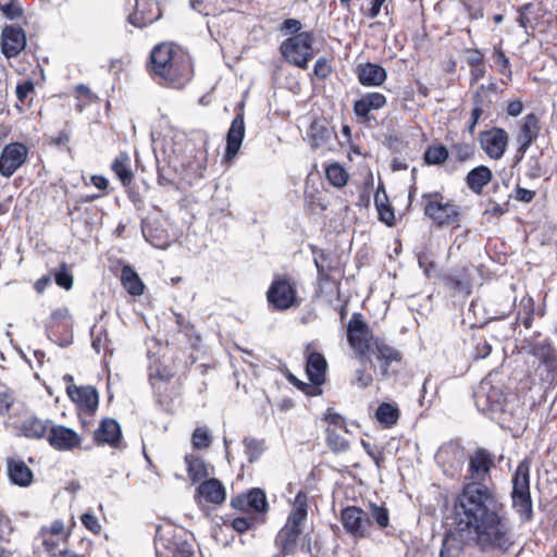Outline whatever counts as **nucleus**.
Instances as JSON below:
<instances>
[{"mask_svg":"<svg viewBox=\"0 0 557 557\" xmlns=\"http://www.w3.org/2000/svg\"><path fill=\"white\" fill-rule=\"evenodd\" d=\"M458 531L481 550H508L515 543L504 505L492 491L476 483L463 486L455 503Z\"/></svg>","mask_w":557,"mask_h":557,"instance_id":"1","label":"nucleus"},{"mask_svg":"<svg viewBox=\"0 0 557 557\" xmlns=\"http://www.w3.org/2000/svg\"><path fill=\"white\" fill-rule=\"evenodd\" d=\"M150 71L160 83L183 87L193 77L190 57L171 44L157 45L150 53Z\"/></svg>","mask_w":557,"mask_h":557,"instance_id":"2","label":"nucleus"},{"mask_svg":"<svg viewBox=\"0 0 557 557\" xmlns=\"http://www.w3.org/2000/svg\"><path fill=\"white\" fill-rule=\"evenodd\" d=\"M530 460L523 459L519 462L512 478V508L522 522H528L533 518L532 499L530 494Z\"/></svg>","mask_w":557,"mask_h":557,"instance_id":"3","label":"nucleus"},{"mask_svg":"<svg viewBox=\"0 0 557 557\" xmlns=\"http://www.w3.org/2000/svg\"><path fill=\"white\" fill-rule=\"evenodd\" d=\"M424 214L437 226L459 224L461 210L453 200L440 193L424 194L422 196Z\"/></svg>","mask_w":557,"mask_h":557,"instance_id":"4","label":"nucleus"},{"mask_svg":"<svg viewBox=\"0 0 557 557\" xmlns=\"http://www.w3.org/2000/svg\"><path fill=\"white\" fill-rule=\"evenodd\" d=\"M528 355L533 357V364H536L535 372L540 379L554 384L557 381V352L546 341L528 343L523 346Z\"/></svg>","mask_w":557,"mask_h":557,"instance_id":"5","label":"nucleus"},{"mask_svg":"<svg viewBox=\"0 0 557 557\" xmlns=\"http://www.w3.org/2000/svg\"><path fill=\"white\" fill-rule=\"evenodd\" d=\"M171 532L164 529L157 531V556L158 557H195L193 544L186 539L184 530H175L172 536Z\"/></svg>","mask_w":557,"mask_h":557,"instance_id":"6","label":"nucleus"},{"mask_svg":"<svg viewBox=\"0 0 557 557\" xmlns=\"http://www.w3.org/2000/svg\"><path fill=\"white\" fill-rule=\"evenodd\" d=\"M312 41L313 37L308 32L296 34L282 42L281 52L288 62L306 69L313 53Z\"/></svg>","mask_w":557,"mask_h":557,"instance_id":"7","label":"nucleus"},{"mask_svg":"<svg viewBox=\"0 0 557 557\" xmlns=\"http://www.w3.org/2000/svg\"><path fill=\"white\" fill-rule=\"evenodd\" d=\"M347 339L356 354L363 358L370 352L373 341L376 338L373 337L370 327L362 320L361 314L354 313L347 325Z\"/></svg>","mask_w":557,"mask_h":557,"instance_id":"8","label":"nucleus"},{"mask_svg":"<svg viewBox=\"0 0 557 557\" xmlns=\"http://www.w3.org/2000/svg\"><path fill=\"white\" fill-rule=\"evenodd\" d=\"M341 521L345 531L354 539H366L370 535L372 521L368 512L356 506L342 510Z\"/></svg>","mask_w":557,"mask_h":557,"instance_id":"9","label":"nucleus"},{"mask_svg":"<svg viewBox=\"0 0 557 557\" xmlns=\"http://www.w3.org/2000/svg\"><path fill=\"white\" fill-rule=\"evenodd\" d=\"M267 297L275 309L286 310L297 302V290L286 276H280L270 285Z\"/></svg>","mask_w":557,"mask_h":557,"instance_id":"10","label":"nucleus"},{"mask_svg":"<svg viewBox=\"0 0 557 557\" xmlns=\"http://www.w3.org/2000/svg\"><path fill=\"white\" fill-rule=\"evenodd\" d=\"M29 149L22 143L5 145L0 153V175L10 178L27 161Z\"/></svg>","mask_w":557,"mask_h":557,"instance_id":"11","label":"nucleus"},{"mask_svg":"<svg viewBox=\"0 0 557 557\" xmlns=\"http://www.w3.org/2000/svg\"><path fill=\"white\" fill-rule=\"evenodd\" d=\"M312 347H313L312 343H308L306 345V354H307L306 371H307L310 382H312L314 385V386H307L309 389V391H307V394L318 395L321 393L320 385H322L325 381L327 362L322 354L312 351L311 350Z\"/></svg>","mask_w":557,"mask_h":557,"instance_id":"12","label":"nucleus"},{"mask_svg":"<svg viewBox=\"0 0 557 557\" xmlns=\"http://www.w3.org/2000/svg\"><path fill=\"white\" fill-rule=\"evenodd\" d=\"M479 141L488 158L499 160L506 152L509 136L504 128L493 127L488 131L481 132Z\"/></svg>","mask_w":557,"mask_h":557,"instance_id":"13","label":"nucleus"},{"mask_svg":"<svg viewBox=\"0 0 557 557\" xmlns=\"http://www.w3.org/2000/svg\"><path fill=\"white\" fill-rule=\"evenodd\" d=\"M47 441L51 447L60 451L73 450L82 443L81 436L64 425H52L47 434Z\"/></svg>","mask_w":557,"mask_h":557,"instance_id":"14","label":"nucleus"},{"mask_svg":"<svg viewBox=\"0 0 557 557\" xmlns=\"http://www.w3.org/2000/svg\"><path fill=\"white\" fill-rule=\"evenodd\" d=\"M26 46V34L22 27L9 25L2 29L1 51L5 58L16 57Z\"/></svg>","mask_w":557,"mask_h":557,"instance_id":"15","label":"nucleus"},{"mask_svg":"<svg viewBox=\"0 0 557 557\" xmlns=\"http://www.w3.org/2000/svg\"><path fill=\"white\" fill-rule=\"evenodd\" d=\"M135 10L128 15V21L136 27H146L161 17V11L153 0H135Z\"/></svg>","mask_w":557,"mask_h":557,"instance_id":"16","label":"nucleus"},{"mask_svg":"<svg viewBox=\"0 0 557 557\" xmlns=\"http://www.w3.org/2000/svg\"><path fill=\"white\" fill-rule=\"evenodd\" d=\"M66 393L71 400H73L82 411L86 413H94L98 408L99 396L92 386H76L69 385Z\"/></svg>","mask_w":557,"mask_h":557,"instance_id":"17","label":"nucleus"},{"mask_svg":"<svg viewBox=\"0 0 557 557\" xmlns=\"http://www.w3.org/2000/svg\"><path fill=\"white\" fill-rule=\"evenodd\" d=\"M245 136L244 113L239 112L231 123L226 134V149L224 159L232 161L238 153Z\"/></svg>","mask_w":557,"mask_h":557,"instance_id":"18","label":"nucleus"},{"mask_svg":"<svg viewBox=\"0 0 557 557\" xmlns=\"http://www.w3.org/2000/svg\"><path fill=\"white\" fill-rule=\"evenodd\" d=\"M233 507L244 511L263 512L267 510L268 502L263 491L252 488L246 494L238 495L232 499Z\"/></svg>","mask_w":557,"mask_h":557,"instance_id":"19","label":"nucleus"},{"mask_svg":"<svg viewBox=\"0 0 557 557\" xmlns=\"http://www.w3.org/2000/svg\"><path fill=\"white\" fill-rule=\"evenodd\" d=\"M540 129L539 119L531 113L523 117L517 135L518 152L524 154L533 140L537 137Z\"/></svg>","mask_w":557,"mask_h":557,"instance_id":"20","label":"nucleus"},{"mask_svg":"<svg viewBox=\"0 0 557 557\" xmlns=\"http://www.w3.org/2000/svg\"><path fill=\"white\" fill-rule=\"evenodd\" d=\"M387 103L386 97L381 92H368L354 103V112L358 117L369 119L372 111L384 108Z\"/></svg>","mask_w":557,"mask_h":557,"instance_id":"21","label":"nucleus"},{"mask_svg":"<svg viewBox=\"0 0 557 557\" xmlns=\"http://www.w3.org/2000/svg\"><path fill=\"white\" fill-rule=\"evenodd\" d=\"M95 441L98 444H108L112 447H120L122 442V433L120 424L114 420L107 418L101 421L95 431Z\"/></svg>","mask_w":557,"mask_h":557,"instance_id":"22","label":"nucleus"},{"mask_svg":"<svg viewBox=\"0 0 557 557\" xmlns=\"http://www.w3.org/2000/svg\"><path fill=\"white\" fill-rule=\"evenodd\" d=\"M358 81L362 86H381L387 78L385 69L375 63H363L357 67Z\"/></svg>","mask_w":557,"mask_h":557,"instance_id":"23","label":"nucleus"},{"mask_svg":"<svg viewBox=\"0 0 557 557\" xmlns=\"http://www.w3.org/2000/svg\"><path fill=\"white\" fill-rule=\"evenodd\" d=\"M376 357L377 361L381 363L382 374L386 375L388 367L392 362L400 361V354L392 346L387 345L384 341L376 338L373 341V346L370 349V352Z\"/></svg>","mask_w":557,"mask_h":557,"instance_id":"24","label":"nucleus"},{"mask_svg":"<svg viewBox=\"0 0 557 557\" xmlns=\"http://www.w3.org/2000/svg\"><path fill=\"white\" fill-rule=\"evenodd\" d=\"M492 465L493 459L487 451L483 449L475 451V454L470 458L469 462V470L471 473V479L473 480L472 483L479 484V481L484 480Z\"/></svg>","mask_w":557,"mask_h":557,"instance_id":"25","label":"nucleus"},{"mask_svg":"<svg viewBox=\"0 0 557 557\" xmlns=\"http://www.w3.org/2000/svg\"><path fill=\"white\" fill-rule=\"evenodd\" d=\"M307 499V494L305 492L300 491L297 493L293 503L292 511L289 512L285 524L294 527L297 530H301V525L306 521L308 515Z\"/></svg>","mask_w":557,"mask_h":557,"instance_id":"26","label":"nucleus"},{"mask_svg":"<svg viewBox=\"0 0 557 557\" xmlns=\"http://www.w3.org/2000/svg\"><path fill=\"white\" fill-rule=\"evenodd\" d=\"M8 475L16 485L27 486L33 481V472L23 460L8 459Z\"/></svg>","mask_w":557,"mask_h":557,"instance_id":"27","label":"nucleus"},{"mask_svg":"<svg viewBox=\"0 0 557 557\" xmlns=\"http://www.w3.org/2000/svg\"><path fill=\"white\" fill-rule=\"evenodd\" d=\"M197 492L202 498L212 504H222L226 497L224 486L216 479L202 482Z\"/></svg>","mask_w":557,"mask_h":557,"instance_id":"28","label":"nucleus"},{"mask_svg":"<svg viewBox=\"0 0 557 557\" xmlns=\"http://www.w3.org/2000/svg\"><path fill=\"white\" fill-rule=\"evenodd\" d=\"M18 430L20 433L27 438L38 440L45 436L47 437L49 432L48 421H44L36 417H30L21 423Z\"/></svg>","mask_w":557,"mask_h":557,"instance_id":"29","label":"nucleus"},{"mask_svg":"<svg viewBox=\"0 0 557 557\" xmlns=\"http://www.w3.org/2000/svg\"><path fill=\"white\" fill-rule=\"evenodd\" d=\"M492 180V171L484 165L471 170L467 175V185L475 194H481L484 186Z\"/></svg>","mask_w":557,"mask_h":557,"instance_id":"30","label":"nucleus"},{"mask_svg":"<svg viewBox=\"0 0 557 557\" xmlns=\"http://www.w3.org/2000/svg\"><path fill=\"white\" fill-rule=\"evenodd\" d=\"M483 406L492 412L504 410V398L498 389L491 388L485 393V384H482L481 391L478 393V406Z\"/></svg>","mask_w":557,"mask_h":557,"instance_id":"31","label":"nucleus"},{"mask_svg":"<svg viewBox=\"0 0 557 557\" xmlns=\"http://www.w3.org/2000/svg\"><path fill=\"white\" fill-rule=\"evenodd\" d=\"M111 169L124 186L132 183L133 172L131 170V159L126 152H121L116 156L112 162Z\"/></svg>","mask_w":557,"mask_h":557,"instance_id":"32","label":"nucleus"},{"mask_svg":"<svg viewBox=\"0 0 557 557\" xmlns=\"http://www.w3.org/2000/svg\"><path fill=\"white\" fill-rule=\"evenodd\" d=\"M301 530H297L294 527L285 524L277 533L275 544L285 554H288L295 548Z\"/></svg>","mask_w":557,"mask_h":557,"instance_id":"33","label":"nucleus"},{"mask_svg":"<svg viewBox=\"0 0 557 557\" xmlns=\"http://www.w3.org/2000/svg\"><path fill=\"white\" fill-rule=\"evenodd\" d=\"M123 287L133 296H140L144 293V283L138 274L131 267H123L121 271Z\"/></svg>","mask_w":557,"mask_h":557,"instance_id":"34","label":"nucleus"},{"mask_svg":"<svg viewBox=\"0 0 557 557\" xmlns=\"http://www.w3.org/2000/svg\"><path fill=\"white\" fill-rule=\"evenodd\" d=\"M185 463L188 476L193 482H197L209 475L208 466L199 456L187 454L185 456Z\"/></svg>","mask_w":557,"mask_h":557,"instance_id":"35","label":"nucleus"},{"mask_svg":"<svg viewBox=\"0 0 557 557\" xmlns=\"http://www.w3.org/2000/svg\"><path fill=\"white\" fill-rule=\"evenodd\" d=\"M334 136V131L321 123L314 122L310 127L309 137L313 148L326 145Z\"/></svg>","mask_w":557,"mask_h":557,"instance_id":"36","label":"nucleus"},{"mask_svg":"<svg viewBox=\"0 0 557 557\" xmlns=\"http://www.w3.org/2000/svg\"><path fill=\"white\" fill-rule=\"evenodd\" d=\"M375 418L381 424H384L385 426H392L397 422L399 418V410L392 404L383 403L377 407L375 411Z\"/></svg>","mask_w":557,"mask_h":557,"instance_id":"37","label":"nucleus"},{"mask_svg":"<svg viewBox=\"0 0 557 557\" xmlns=\"http://www.w3.org/2000/svg\"><path fill=\"white\" fill-rule=\"evenodd\" d=\"M463 547L457 534L447 535L440 550L438 557H458Z\"/></svg>","mask_w":557,"mask_h":557,"instance_id":"38","label":"nucleus"},{"mask_svg":"<svg viewBox=\"0 0 557 557\" xmlns=\"http://www.w3.org/2000/svg\"><path fill=\"white\" fill-rule=\"evenodd\" d=\"M326 177L329 182L335 187H343L348 181L346 170L338 163H332L326 168Z\"/></svg>","mask_w":557,"mask_h":557,"instance_id":"39","label":"nucleus"},{"mask_svg":"<svg viewBox=\"0 0 557 557\" xmlns=\"http://www.w3.org/2000/svg\"><path fill=\"white\" fill-rule=\"evenodd\" d=\"M534 314V301L531 297H523L520 301V311L518 313V320L524 325L525 329H530L533 322Z\"/></svg>","mask_w":557,"mask_h":557,"instance_id":"40","label":"nucleus"},{"mask_svg":"<svg viewBox=\"0 0 557 557\" xmlns=\"http://www.w3.org/2000/svg\"><path fill=\"white\" fill-rule=\"evenodd\" d=\"M453 456L454 461L451 462V467L459 466L462 462L463 454L458 448L454 446H444L441 447L436 454V460L441 463H445L448 461V457Z\"/></svg>","mask_w":557,"mask_h":557,"instance_id":"41","label":"nucleus"},{"mask_svg":"<svg viewBox=\"0 0 557 557\" xmlns=\"http://www.w3.org/2000/svg\"><path fill=\"white\" fill-rule=\"evenodd\" d=\"M212 437L206 428H196L191 435V444L195 449H206L211 445Z\"/></svg>","mask_w":557,"mask_h":557,"instance_id":"42","label":"nucleus"},{"mask_svg":"<svg viewBox=\"0 0 557 557\" xmlns=\"http://www.w3.org/2000/svg\"><path fill=\"white\" fill-rule=\"evenodd\" d=\"M42 540V545L45 550L50 557L57 555L58 550H62V548L67 547V540H57L55 536L52 535H40Z\"/></svg>","mask_w":557,"mask_h":557,"instance_id":"43","label":"nucleus"},{"mask_svg":"<svg viewBox=\"0 0 557 557\" xmlns=\"http://www.w3.org/2000/svg\"><path fill=\"white\" fill-rule=\"evenodd\" d=\"M327 443L332 450L334 451H345L348 449V442L345 437L336 432L335 429L327 426Z\"/></svg>","mask_w":557,"mask_h":557,"instance_id":"44","label":"nucleus"},{"mask_svg":"<svg viewBox=\"0 0 557 557\" xmlns=\"http://www.w3.org/2000/svg\"><path fill=\"white\" fill-rule=\"evenodd\" d=\"M448 158V151L444 146H434L428 148L424 159L429 164L443 163Z\"/></svg>","mask_w":557,"mask_h":557,"instance_id":"45","label":"nucleus"},{"mask_svg":"<svg viewBox=\"0 0 557 557\" xmlns=\"http://www.w3.org/2000/svg\"><path fill=\"white\" fill-rule=\"evenodd\" d=\"M244 445L250 462L257 460L264 450V443L256 438H246Z\"/></svg>","mask_w":557,"mask_h":557,"instance_id":"46","label":"nucleus"},{"mask_svg":"<svg viewBox=\"0 0 557 557\" xmlns=\"http://www.w3.org/2000/svg\"><path fill=\"white\" fill-rule=\"evenodd\" d=\"M47 534L55 536L57 540H67L70 535L61 520H55L49 527H44L40 535Z\"/></svg>","mask_w":557,"mask_h":557,"instance_id":"47","label":"nucleus"},{"mask_svg":"<svg viewBox=\"0 0 557 557\" xmlns=\"http://www.w3.org/2000/svg\"><path fill=\"white\" fill-rule=\"evenodd\" d=\"M494 58H495V64L498 67V72L507 77L508 79L511 78L512 72L509 59L505 55L502 49L495 48L494 50Z\"/></svg>","mask_w":557,"mask_h":557,"instance_id":"48","label":"nucleus"},{"mask_svg":"<svg viewBox=\"0 0 557 557\" xmlns=\"http://www.w3.org/2000/svg\"><path fill=\"white\" fill-rule=\"evenodd\" d=\"M370 509H371V517L376 522V524L381 529L386 528L389 523L388 510L385 507H382V506H379L375 504H371Z\"/></svg>","mask_w":557,"mask_h":557,"instance_id":"49","label":"nucleus"},{"mask_svg":"<svg viewBox=\"0 0 557 557\" xmlns=\"http://www.w3.org/2000/svg\"><path fill=\"white\" fill-rule=\"evenodd\" d=\"M55 283L65 289H71L73 285V276L67 271L66 265L63 263L60 267V270L54 275Z\"/></svg>","mask_w":557,"mask_h":557,"instance_id":"50","label":"nucleus"},{"mask_svg":"<svg viewBox=\"0 0 557 557\" xmlns=\"http://www.w3.org/2000/svg\"><path fill=\"white\" fill-rule=\"evenodd\" d=\"M313 73L322 79L329 77L332 73V65L330 61L324 57L319 58L314 64Z\"/></svg>","mask_w":557,"mask_h":557,"instance_id":"51","label":"nucleus"},{"mask_svg":"<svg viewBox=\"0 0 557 557\" xmlns=\"http://www.w3.org/2000/svg\"><path fill=\"white\" fill-rule=\"evenodd\" d=\"M81 521L83 525L91 533L99 534L101 532V524L94 513L85 512L84 515H82Z\"/></svg>","mask_w":557,"mask_h":557,"instance_id":"52","label":"nucleus"},{"mask_svg":"<svg viewBox=\"0 0 557 557\" xmlns=\"http://www.w3.org/2000/svg\"><path fill=\"white\" fill-rule=\"evenodd\" d=\"M474 104L475 107L473 108V110L471 111V121H470V124H469V132L471 134H473L474 132V128L480 120V117L482 116L483 114V107H482V101L480 99V95L479 92H476L474 95Z\"/></svg>","mask_w":557,"mask_h":557,"instance_id":"53","label":"nucleus"},{"mask_svg":"<svg viewBox=\"0 0 557 557\" xmlns=\"http://www.w3.org/2000/svg\"><path fill=\"white\" fill-rule=\"evenodd\" d=\"M305 202L311 208L312 211H315V210L324 211L327 208L326 205L319 197L318 193H315V191L307 190L305 193Z\"/></svg>","mask_w":557,"mask_h":557,"instance_id":"54","label":"nucleus"},{"mask_svg":"<svg viewBox=\"0 0 557 557\" xmlns=\"http://www.w3.org/2000/svg\"><path fill=\"white\" fill-rule=\"evenodd\" d=\"M375 203L379 209L380 220L385 222L387 225H392L395 220L393 210L388 206L379 205V197H375Z\"/></svg>","mask_w":557,"mask_h":557,"instance_id":"55","label":"nucleus"},{"mask_svg":"<svg viewBox=\"0 0 557 557\" xmlns=\"http://www.w3.org/2000/svg\"><path fill=\"white\" fill-rule=\"evenodd\" d=\"M172 376V373L168 371L166 369H163L162 371L159 369H154L153 367H150L149 377L151 381L152 386H156L157 382H166Z\"/></svg>","mask_w":557,"mask_h":557,"instance_id":"56","label":"nucleus"},{"mask_svg":"<svg viewBox=\"0 0 557 557\" xmlns=\"http://www.w3.org/2000/svg\"><path fill=\"white\" fill-rule=\"evenodd\" d=\"M325 421L330 424L329 426H331L332 429L345 430V419L344 417L336 412L329 411L325 414Z\"/></svg>","mask_w":557,"mask_h":557,"instance_id":"57","label":"nucleus"},{"mask_svg":"<svg viewBox=\"0 0 557 557\" xmlns=\"http://www.w3.org/2000/svg\"><path fill=\"white\" fill-rule=\"evenodd\" d=\"M34 91V84L30 81H26L22 84H18L16 86V97L21 102H24V100L28 97L29 94Z\"/></svg>","mask_w":557,"mask_h":557,"instance_id":"58","label":"nucleus"},{"mask_svg":"<svg viewBox=\"0 0 557 557\" xmlns=\"http://www.w3.org/2000/svg\"><path fill=\"white\" fill-rule=\"evenodd\" d=\"M14 403V396L10 392H0V414H5Z\"/></svg>","mask_w":557,"mask_h":557,"instance_id":"59","label":"nucleus"},{"mask_svg":"<svg viewBox=\"0 0 557 557\" xmlns=\"http://www.w3.org/2000/svg\"><path fill=\"white\" fill-rule=\"evenodd\" d=\"M0 10L9 20H14L22 15L21 8L13 2L0 5Z\"/></svg>","mask_w":557,"mask_h":557,"instance_id":"60","label":"nucleus"},{"mask_svg":"<svg viewBox=\"0 0 557 557\" xmlns=\"http://www.w3.org/2000/svg\"><path fill=\"white\" fill-rule=\"evenodd\" d=\"M361 444H362L364 450L367 451V454L374 461L376 467H380L381 462L384 460L383 453L381 450L373 449L371 444L366 441H362Z\"/></svg>","mask_w":557,"mask_h":557,"instance_id":"61","label":"nucleus"},{"mask_svg":"<svg viewBox=\"0 0 557 557\" xmlns=\"http://www.w3.org/2000/svg\"><path fill=\"white\" fill-rule=\"evenodd\" d=\"M144 235L146 236L147 240L157 248L165 249L170 246V239L168 237H153L152 235L147 233L146 230H144Z\"/></svg>","mask_w":557,"mask_h":557,"instance_id":"62","label":"nucleus"},{"mask_svg":"<svg viewBox=\"0 0 557 557\" xmlns=\"http://www.w3.org/2000/svg\"><path fill=\"white\" fill-rule=\"evenodd\" d=\"M355 383L358 384L360 387H367L372 383V376L364 370L359 369L356 371Z\"/></svg>","mask_w":557,"mask_h":557,"instance_id":"63","label":"nucleus"},{"mask_svg":"<svg viewBox=\"0 0 557 557\" xmlns=\"http://www.w3.org/2000/svg\"><path fill=\"white\" fill-rule=\"evenodd\" d=\"M492 351V347L488 343L482 342L479 343L475 347L474 358L483 359L487 357Z\"/></svg>","mask_w":557,"mask_h":557,"instance_id":"64","label":"nucleus"}]
</instances>
